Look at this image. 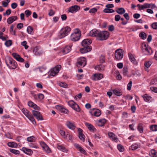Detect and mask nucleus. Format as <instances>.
<instances>
[{"mask_svg":"<svg viewBox=\"0 0 157 157\" xmlns=\"http://www.w3.org/2000/svg\"><path fill=\"white\" fill-rule=\"evenodd\" d=\"M32 113L33 115L36 117V119L38 121L43 120L42 116L40 112L33 110Z\"/></svg>","mask_w":157,"mask_h":157,"instance_id":"obj_10","label":"nucleus"},{"mask_svg":"<svg viewBox=\"0 0 157 157\" xmlns=\"http://www.w3.org/2000/svg\"><path fill=\"white\" fill-rule=\"evenodd\" d=\"M17 6V4L15 2L13 3L11 5V7L13 9H14L16 8Z\"/></svg>","mask_w":157,"mask_h":157,"instance_id":"obj_63","label":"nucleus"},{"mask_svg":"<svg viewBox=\"0 0 157 157\" xmlns=\"http://www.w3.org/2000/svg\"><path fill=\"white\" fill-rule=\"evenodd\" d=\"M33 52L35 55L37 56H40L41 55L42 53L39 50L38 46H36L34 48Z\"/></svg>","mask_w":157,"mask_h":157,"instance_id":"obj_30","label":"nucleus"},{"mask_svg":"<svg viewBox=\"0 0 157 157\" xmlns=\"http://www.w3.org/2000/svg\"><path fill=\"white\" fill-rule=\"evenodd\" d=\"M139 36L142 39H145L146 38L147 35L144 32H141L139 34Z\"/></svg>","mask_w":157,"mask_h":157,"instance_id":"obj_47","label":"nucleus"},{"mask_svg":"<svg viewBox=\"0 0 157 157\" xmlns=\"http://www.w3.org/2000/svg\"><path fill=\"white\" fill-rule=\"evenodd\" d=\"M71 107L77 112H79L80 111L79 106L76 103L74 104L73 106Z\"/></svg>","mask_w":157,"mask_h":157,"instance_id":"obj_37","label":"nucleus"},{"mask_svg":"<svg viewBox=\"0 0 157 157\" xmlns=\"http://www.w3.org/2000/svg\"><path fill=\"white\" fill-rule=\"evenodd\" d=\"M59 85L60 86L63 88L66 87L67 86V84L66 83L62 82L59 83Z\"/></svg>","mask_w":157,"mask_h":157,"instance_id":"obj_54","label":"nucleus"},{"mask_svg":"<svg viewBox=\"0 0 157 157\" xmlns=\"http://www.w3.org/2000/svg\"><path fill=\"white\" fill-rule=\"evenodd\" d=\"M57 148L59 150L62 151L64 152H67V150L63 146L61 145H58L57 146Z\"/></svg>","mask_w":157,"mask_h":157,"instance_id":"obj_36","label":"nucleus"},{"mask_svg":"<svg viewBox=\"0 0 157 157\" xmlns=\"http://www.w3.org/2000/svg\"><path fill=\"white\" fill-rule=\"evenodd\" d=\"M21 150L25 153L29 155H31L33 153V151L31 149L27 148L26 147H22Z\"/></svg>","mask_w":157,"mask_h":157,"instance_id":"obj_23","label":"nucleus"},{"mask_svg":"<svg viewBox=\"0 0 157 157\" xmlns=\"http://www.w3.org/2000/svg\"><path fill=\"white\" fill-rule=\"evenodd\" d=\"M6 2L3 1L2 2V6L4 7H6L8 6L10 0H6Z\"/></svg>","mask_w":157,"mask_h":157,"instance_id":"obj_44","label":"nucleus"},{"mask_svg":"<svg viewBox=\"0 0 157 157\" xmlns=\"http://www.w3.org/2000/svg\"><path fill=\"white\" fill-rule=\"evenodd\" d=\"M95 69L100 71H102L104 70L105 66L102 64L98 65L95 67Z\"/></svg>","mask_w":157,"mask_h":157,"instance_id":"obj_34","label":"nucleus"},{"mask_svg":"<svg viewBox=\"0 0 157 157\" xmlns=\"http://www.w3.org/2000/svg\"><path fill=\"white\" fill-rule=\"evenodd\" d=\"M128 69L127 67L124 66L122 70L123 74L124 76H126L128 73Z\"/></svg>","mask_w":157,"mask_h":157,"instance_id":"obj_42","label":"nucleus"},{"mask_svg":"<svg viewBox=\"0 0 157 157\" xmlns=\"http://www.w3.org/2000/svg\"><path fill=\"white\" fill-rule=\"evenodd\" d=\"M71 50V46L67 45L63 49L62 52L63 54H65L69 52Z\"/></svg>","mask_w":157,"mask_h":157,"instance_id":"obj_27","label":"nucleus"},{"mask_svg":"<svg viewBox=\"0 0 157 157\" xmlns=\"http://www.w3.org/2000/svg\"><path fill=\"white\" fill-rule=\"evenodd\" d=\"M33 28L31 26H28L27 29V31L28 33L30 34H33Z\"/></svg>","mask_w":157,"mask_h":157,"instance_id":"obj_41","label":"nucleus"},{"mask_svg":"<svg viewBox=\"0 0 157 157\" xmlns=\"http://www.w3.org/2000/svg\"><path fill=\"white\" fill-rule=\"evenodd\" d=\"M103 11L105 13H114L115 12L114 10L113 9L108 8L105 9L103 10Z\"/></svg>","mask_w":157,"mask_h":157,"instance_id":"obj_40","label":"nucleus"},{"mask_svg":"<svg viewBox=\"0 0 157 157\" xmlns=\"http://www.w3.org/2000/svg\"><path fill=\"white\" fill-rule=\"evenodd\" d=\"M66 124L68 128L72 130H74L76 128L74 124L69 121L67 122Z\"/></svg>","mask_w":157,"mask_h":157,"instance_id":"obj_17","label":"nucleus"},{"mask_svg":"<svg viewBox=\"0 0 157 157\" xmlns=\"http://www.w3.org/2000/svg\"><path fill=\"white\" fill-rule=\"evenodd\" d=\"M113 94L117 96H121L122 94V92L118 89H115L113 90Z\"/></svg>","mask_w":157,"mask_h":157,"instance_id":"obj_32","label":"nucleus"},{"mask_svg":"<svg viewBox=\"0 0 157 157\" xmlns=\"http://www.w3.org/2000/svg\"><path fill=\"white\" fill-rule=\"evenodd\" d=\"M28 105L29 106L37 110H40V109L38 106L32 101H29L28 103Z\"/></svg>","mask_w":157,"mask_h":157,"instance_id":"obj_22","label":"nucleus"},{"mask_svg":"<svg viewBox=\"0 0 157 157\" xmlns=\"http://www.w3.org/2000/svg\"><path fill=\"white\" fill-rule=\"evenodd\" d=\"M151 84L155 85L157 84V78L153 79L151 82Z\"/></svg>","mask_w":157,"mask_h":157,"instance_id":"obj_53","label":"nucleus"},{"mask_svg":"<svg viewBox=\"0 0 157 157\" xmlns=\"http://www.w3.org/2000/svg\"><path fill=\"white\" fill-rule=\"evenodd\" d=\"M137 129L140 133H142L144 131L143 124L142 123L139 124L137 126Z\"/></svg>","mask_w":157,"mask_h":157,"instance_id":"obj_35","label":"nucleus"},{"mask_svg":"<svg viewBox=\"0 0 157 157\" xmlns=\"http://www.w3.org/2000/svg\"><path fill=\"white\" fill-rule=\"evenodd\" d=\"M17 17L16 16L10 17L7 19V22L9 24H11L13 21L17 20Z\"/></svg>","mask_w":157,"mask_h":157,"instance_id":"obj_20","label":"nucleus"},{"mask_svg":"<svg viewBox=\"0 0 157 157\" xmlns=\"http://www.w3.org/2000/svg\"><path fill=\"white\" fill-rule=\"evenodd\" d=\"M151 156L153 157H156L157 156V151H156L155 150H151Z\"/></svg>","mask_w":157,"mask_h":157,"instance_id":"obj_46","label":"nucleus"},{"mask_svg":"<svg viewBox=\"0 0 157 157\" xmlns=\"http://www.w3.org/2000/svg\"><path fill=\"white\" fill-rule=\"evenodd\" d=\"M79 32L80 31L78 29H76L75 31L72 34L71 36V40L75 41L79 39L80 36V33Z\"/></svg>","mask_w":157,"mask_h":157,"instance_id":"obj_5","label":"nucleus"},{"mask_svg":"<svg viewBox=\"0 0 157 157\" xmlns=\"http://www.w3.org/2000/svg\"><path fill=\"white\" fill-rule=\"evenodd\" d=\"M40 144L44 149L47 153H50L51 150L47 144L44 142H41L40 143Z\"/></svg>","mask_w":157,"mask_h":157,"instance_id":"obj_16","label":"nucleus"},{"mask_svg":"<svg viewBox=\"0 0 157 157\" xmlns=\"http://www.w3.org/2000/svg\"><path fill=\"white\" fill-rule=\"evenodd\" d=\"M71 28L68 26H66L63 28L60 31L59 36L61 39L67 36L71 31Z\"/></svg>","mask_w":157,"mask_h":157,"instance_id":"obj_2","label":"nucleus"},{"mask_svg":"<svg viewBox=\"0 0 157 157\" xmlns=\"http://www.w3.org/2000/svg\"><path fill=\"white\" fill-rule=\"evenodd\" d=\"M23 27V24L22 23L18 24L17 25V28L19 29H21Z\"/></svg>","mask_w":157,"mask_h":157,"instance_id":"obj_60","label":"nucleus"},{"mask_svg":"<svg viewBox=\"0 0 157 157\" xmlns=\"http://www.w3.org/2000/svg\"><path fill=\"white\" fill-rule=\"evenodd\" d=\"M107 120L105 119H102L99 120L98 125L101 127L103 126L106 123Z\"/></svg>","mask_w":157,"mask_h":157,"instance_id":"obj_29","label":"nucleus"},{"mask_svg":"<svg viewBox=\"0 0 157 157\" xmlns=\"http://www.w3.org/2000/svg\"><path fill=\"white\" fill-rule=\"evenodd\" d=\"M152 63L151 61H146L144 63V69L146 71L147 70V68L150 67Z\"/></svg>","mask_w":157,"mask_h":157,"instance_id":"obj_33","label":"nucleus"},{"mask_svg":"<svg viewBox=\"0 0 157 157\" xmlns=\"http://www.w3.org/2000/svg\"><path fill=\"white\" fill-rule=\"evenodd\" d=\"M78 137L79 139L82 141H84L85 138V135L83 134V130L81 128H79L78 129Z\"/></svg>","mask_w":157,"mask_h":157,"instance_id":"obj_13","label":"nucleus"},{"mask_svg":"<svg viewBox=\"0 0 157 157\" xmlns=\"http://www.w3.org/2000/svg\"><path fill=\"white\" fill-rule=\"evenodd\" d=\"M92 49L91 46L84 47L80 49V52L81 53L83 54L90 51Z\"/></svg>","mask_w":157,"mask_h":157,"instance_id":"obj_15","label":"nucleus"},{"mask_svg":"<svg viewBox=\"0 0 157 157\" xmlns=\"http://www.w3.org/2000/svg\"><path fill=\"white\" fill-rule=\"evenodd\" d=\"M89 35L91 36L95 37L99 40H106L108 38L109 33L107 31H99L93 29L90 32Z\"/></svg>","mask_w":157,"mask_h":157,"instance_id":"obj_1","label":"nucleus"},{"mask_svg":"<svg viewBox=\"0 0 157 157\" xmlns=\"http://www.w3.org/2000/svg\"><path fill=\"white\" fill-rule=\"evenodd\" d=\"M108 135L109 138L113 141L116 142H118V139L113 133L109 132L108 133Z\"/></svg>","mask_w":157,"mask_h":157,"instance_id":"obj_14","label":"nucleus"},{"mask_svg":"<svg viewBox=\"0 0 157 157\" xmlns=\"http://www.w3.org/2000/svg\"><path fill=\"white\" fill-rule=\"evenodd\" d=\"M114 6V5L112 4H107L106 5V8L110 9L113 7Z\"/></svg>","mask_w":157,"mask_h":157,"instance_id":"obj_61","label":"nucleus"},{"mask_svg":"<svg viewBox=\"0 0 157 157\" xmlns=\"http://www.w3.org/2000/svg\"><path fill=\"white\" fill-rule=\"evenodd\" d=\"M114 29V26L113 25H111L109 26L108 30L110 31H112Z\"/></svg>","mask_w":157,"mask_h":157,"instance_id":"obj_62","label":"nucleus"},{"mask_svg":"<svg viewBox=\"0 0 157 157\" xmlns=\"http://www.w3.org/2000/svg\"><path fill=\"white\" fill-rule=\"evenodd\" d=\"M151 27L154 29H157V22L153 23L151 25Z\"/></svg>","mask_w":157,"mask_h":157,"instance_id":"obj_57","label":"nucleus"},{"mask_svg":"<svg viewBox=\"0 0 157 157\" xmlns=\"http://www.w3.org/2000/svg\"><path fill=\"white\" fill-rule=\"evenodd\" d=\"M144 100L147 102H150L151 101L152 98L147 94H145L142 96Z\"/></svg>","mask_w":157,"mask_h":157,"instance_id":"obj_25","label":"nucleus"},{"mask_svg":"<svg viewBox=\"0 0 157 157\" xmlns=\"http://www.w3.org/2000/svg\"><path fill=\"white\" fill-rule=\"evenodd\" d=\"M132 82L130 81L127 85V90H130L131 89V87L132 86Z\"/></svg>","mask_w":157,"mask_h":157,"instance_id":"obj_55","label":"nucleus"},{"mask_svg":"<svg viewBox=\"0 0 157 157\" xmlns=\"http://www.w3.org/2000/svg\"><path fill=\"white\" fill-rule=\"evenodd\" d=\"M12 56L17 60L19 61L22 62L24 61V59L21 57L19 55L17 54L16 53H13Z\"/></svg>","mask_w":157,"mask_h":157,"instance_id":"obj_21","label":"nucleus"},{"mask_svg":"<svg viewBox=\"0 0 157 157\" xmlns=\"http://www.w3.org/2000/svg\"><path fill=\"white\" fill-rule=\"evenodd\" d=\"M91 41L89 39H85L83 40L82 42V45L83 46H89L88 45L91 43Z\"/></svg>","mask_w":157,"mask_h":157,"instance_id":"obj_18","label":"nucleus"},{"mask_svg":"<svg viewBox=\"0 0 157 157\" xmlns=\"http://www.w3.org/2000/svg\"><path fill=\"white\" fill-rule=\"evenodd\" d=\"M56 108L59 110L61 113H67L68 112V110L64 108L63 106L57 105L56 106Z\"/></svg>","mask_w":157,"mask_h":157,"instance_id":"obj_24","label":"nucleus"},{"mask_svg":"<svg viewBox=\"0 0 157 157\" xmlns=\"http://www.w3.org/2000/svg\"><path fill=\"white\" fill-rule=\"evenodd\" d=\"M142 50L143 52H146L147 55H151L152 53V51L151 48L147 45L145 43H143L142 44Z\"/></svg>","mask_w":157,"mask_h":157,"instance_id":"obj_6","label":"nucleus"},{"mask_svg":"<svg viewBox=\"0 0 157 157\" xmlns=\"http://www.w3.org/2000/svg\"><path fill=\"white\" fill-rule=\"evenodd\" d=\"M94 76V78L93 79L94 80H99L103 78L102 75L101 74H95Z\"/></svg>","mask_w":157,"mask_h":157,"instance_id":"obj_28","label":"nucleus"},{"mask_svg":"<svg viewBox=\"0 0 157 157\" xmlns=\"http://www.w3.org/2000/svg\"><path fill=\"white\" fill-rule=\"evenodd\" d=\"M116 11L117 13L122 15L125 13V11L124 8L121 7L117 9L116 10Z\"/></svg>","mask_w":157,"mask_h":157,"instance_id":"obj_31","label":"nucleus"},{"mask_svg":"<svg viewBox=\"0 0 157 157\" xmlns=\"http://www.w3.org/2000/svg\"><path fill=\"white\" fill-rule=\"evenodd\" d=\"M7 144L8 146L16 148L17 146V144L16 143L13 142H9Z\"/></svg>","mask_w":157,"mask_h":157,"instance_id":"obj_39","label":"nucleus"},{"mask_svg":"<svg viewBox=\"0 0 157 157\" xmlns=\"http://www.w3.org/2000/svg\"><path fill=\"white\" fill-rule=\"evenodd\" d=\"M97 9L96 8H93L90 10L89 12L90 13H94L97 12Z\"/></svg>","mask_w":157,"mask_h":157,"instance_id":"obj_64","label":"nucleus"},{"mask_svg":"<svg viewBox=\"0 0 157 157\" xmlns=\"http://www.w3.org/2000/svg\"><path fill=\"white\" fill-rule=\"evenodd\" d=\"M10 152L15 155H17L20 154V152L19 151L14 149L10 148Z\"/></svg>","mask_w":157,"mask_h":157,"instance_id":"obj_48","label":"nucleus"},{"mask_svg":"<svg viewBox=\"0 0 157 157\" xmlns=\"http://www.w3.org/2000/svg\"><path fill=\"white\" fill-rule=\"evenodd\" d=\"M68 104L71 107L73 106L74 104H75L76 103L72 100L69 101L68 102Z\"/></svg>","mask_w":157,"mask_h":157,"instance_id":"obj_58","label":"nucleus"},{"mask_svg":"<svg viewBox=\"0 0 157 157\" xmlns=\"http://www.w3.org/2000/svg\"><path fill=\"white\" fill-rule=\"evenodd\" d=\"M121 19V16L118 14L116 15L115 16V20L117 21H118Z\"/></svg>","mask_w":157,"mask_h":157,"instance_id":"obj_59","label":"nucleus"},{"mask_svg":"<svg viewBox=\"0 0 157 157\" xmlns=\"http://www.w3.org/2000/svg\"><path fill=\"white\" fill-rule=\"evenodd\" d=\"M61 68L60 65H57L51 70L50 75L55 76L59 73Z\"/></svg>","mask_w":157,"mask_h":157,"instance_id":"obj_9","label":"nucleus"},{"mask_svg":"<svg viewBox=\"0 0 157 157\" xmlns=\"http://www.w3.org/2000/svg\"><path fill=\"white\" fill-rule=\"evenodd\" d=\"M80 9V7L77 5H74L70 7L68 11L71 13H75L79 10Z\"/></svg>","mask_w":157,"mask_h":157,"instance_id":"obj_12","label":"nucleus"},{"mask_svg":"<svg viewBox=\"0 0 157 157\" xmlns=\"http://www.w3.org/2000/svg\"><path fill=\"white\" fill-rule=\"evenodd\" d=\"M117 148L120 152H122L124 150V147L120 144L117 145Z\"/></svg>","mask_w":157,"mask_h":157,"instance_id":"obj_50","label":"nucleus"},{"mask_svg":"<svg viewBox=\"0 0 157 157\" xmlns=\"http://www.w3.org/2000/svg\"><path fill=\"white\" fill-rule=\"evenodd\" d=\"M25 16L27 17H28L31 15L32 14L31 12L28 10H26L25 11Z\"/></svg>","mask_w":157,"mask_h":157,"instance_id":"obj_51","label":"nucleus"},{"mask_svg":"<svg viewBox=\"0 0 157 157\" xmlns=\"http://www.w3.org/2000/svg\"><path fill=\"white\" fill-rule=\"evenodd\" d=\"M115 56L117 60H121L123 56V50L121 49H117L115 52Z\"/></svg>","mask_w":157,"mask_h":157,"instance_id":"obj_7","label":"nucleus"},{"mask_svg":"<svg viewBox=\"0 0 157 157\" xmlns=\"http://www.w3.org/2000/svg\"><path fill=\"white\" fill-rule=\"evenodd\" d=\"M128 56L131 62L135 65H136L137 63L133 56L131 53H128Z\"/></svg>","mask_w":157,"mask_h":157,"instance_id":"obj_26","label":"nucleus"},{"mask_svg":"<svg viewBox=\"0 0 157 157\" xmlns=\"http://www.w3.org/2000/svg\"><path fill=\"white\" fill-rule=\"evenodd\" d=\"M12 44V41L10 40H7L5 43V44L7 47H10Z\"/></svg>","mask_w":157,"mask_h":157,"instance_id":"obj_52","label":"nucleus"},{"mask_svg":"<svg viewBox=\"0 0 157 157\" xmlns=\"http://www.w3.org/2000/svg\"><path fill=\"white\" fill-rule=\"evenodd\" d=\"M89 112L91 115L97 117L100 116L101 114V111L99 109H90Z\"/></svg>","mask_w":157,"mask_h":157,"instance_id":"obj_11","label":"nucleus"},{"mask_svg":"<svg viewBox=\"0 0 157 157\" xmlns=\"http://www.w3.org/2000/svg\"><path fill=\"white\" fill-rule=\"evenodd\" d=\"M6 62L7 66L9 67L10 69H14L17 66V63L11 57H9L6 60Z\"/></svg>","mask_w":157,"mask_h":157,"instance_id":"obj_3","label":"nucleus"},{"mask_svg":"<svg viewBox=\"0 0 157 157\" xmlns=\"http://www.w3.org/2000/svg\"><path fill=\"white\" fill-rule=\"evenodd\" d=\"M150 129L152 131H157V125H152L150 126Z\"/></svg>","mask_w":157,"mask_h":157,"instance_id":"obj_45","label":"nucleus"},{"mask_svg":"<svg viewBox=\"0 0 157 157\" xmlns=\"http://www.w3.org/2000/svg\"><path fill=\"white\" fill-rule=\"evenodd\" d=\"M59 132L61 135L63 136L64 138H67V136L65 135V132L64 131L62 130H60Z\"/></svg>","mask_w":157,"mask_h":157,"instance_id":"obj_56","label":"nucleus"},{"mask_svg":"<svg viewBox=\"0 0 157 157\" xmlns=\"http://www.w3.org/2000/svg\"><path fill=\"white\" fill-rule=\"evenodd\" d=\"M74 146L82 153L86 155V151L83 149L82 147H81L78 144H75L74 145Z\"/></svg>","mask_w":157,"mask_h":157,"instance_id":"obj_19","label":"nucleus"},{"mask_svg":"<svg viewBox=\"0 0 157 157\" xmlns=\"http://www.w3.org/2000/svg\"><path fill=\"white\" fill-rule=\"evenodd\" d=\"M139 146L138 144L136 143L132 144L131 147L132 150H134L137 149Z\"/></svg>","mask_w":157,"mask_h":157,"instance_id":"obj_49","label":"nucleus"},{"mask_svg":"<svg viewBox=\"0 0 157 157\" xmlns=\"http://www.w3.org/2000/svg\"><path fill=\"white\" fill-rule=\"evenodd\" d=\"M86 125L90 130L94 131L96 130L94 126L91 124L86 123Z\"/></svg>","mask_w":157,"mask_h":157,"instance_id":"obj_38","label":"nucleus"},{"mask_svg":"<svg viewBox=\"0 0 157 157\" xmlns=\"http://www.w3.org/2000/svg\"><path fill=\"white\" fill-rule=\"evenodd\" d=\"M86 64V59L84 57H81L78 59L77 66L78 67H84Z\"/></svg>","mask_w":157,"mask_h":157,"instance_id":"obj_8","label":"nucleus"},{"mask_svg":"<svg viewBox=\"0 0 157 157\" xmlns=\"http://www.w3.org/2000/svg\"><path fill=\"white\" fill-rule=\"evenodd\" d=\"M22 112L32 122L33 124H36L35 119L32 115L28 110L26 109L23 108L22 110Z\"/></svg>","mask_w":157,"mask_h":157,"instance_id":"obj_4","label":"nucleus"},{"mask_svg":"<svg viewBox=\"0 0 157 157\" xmlns=\"http://www.w3.org/2000/svg\"><path fill=\"white\" fill-rule=\"evenodd\" d=\"M35 137L34 136H32L28 137L27 138V141L29 142H33L35 141Z\"/></svg>","mask_w":157,"mask_h":157,"instance_id":"obj_43","label":"nucleus"}]
</instances>
